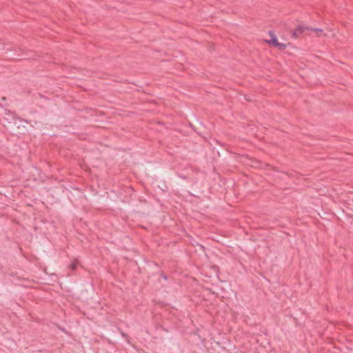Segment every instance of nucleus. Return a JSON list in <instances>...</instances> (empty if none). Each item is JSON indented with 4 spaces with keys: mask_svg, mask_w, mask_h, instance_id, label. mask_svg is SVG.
Masks as SVG:
<instances>
[{
    "mask_svg": "<svg viewBox=\"0 0 353 353\" xmlns=\"http://www.w3.org/2000/svg\"><path fill=\"white\" fill-rule=\"evenodd\" d=\"M269 34L271 39L270 40H266L267 43L278 48L279 50H284L286 48L285 44L278 42L276 36L274 34L273 32L270 31Z\"/></svg>",
    "mask_w": 353,
    "mask_h": 353,
    "instance_id": "obj_1",
    "label": "nucleus"
},
{
    "mask_svg": "<svg viewBox=\"0 0 353 353\" xmlns=\"http://www.w3.org/2000/svg\"><path fill=\"white\" fill-rule=\"evenodd\" d=\"M308 27H303L299 26L292 34V37L296 39L301 35L302 33H303L305 30H308Z\"/></svg>",
    "mask_w": 353,
    "mask_h": 353,
    "instance_id": "obj_2",
    "label": "nucleus"
},
{
    "mask_svg": "<svg viewBox=\"0 0 353 353\" xmlns=\"http://www.w3.org/2000/svg\"><path fill=\"white\" fill-rule=\"evenodd\" d=\"M309 30L315 32L316 33L317 36H320L321 34V33L323 32V30L319 29V28H309Z\"/></svg>",
    "mask_w": 353,
    "mask_h": 353,
    "instance_id": "obj_3",
    "label": "nucleus"
},
{
    "mask_svg": "<svg viewBox=\"0 0 353 353\" xmlns=\"http://www.w3.org/2000/svg\"><path fill=\"white\" fill-rule=\"evenodd\" d=\"M77 261H74L71 265H70V268L72 270H74L76 269V267H77Z\"/></svg>",
    "mask_w": 353,
    "mask_h": 353,
    "instance_id": "obj_4",
    "label": "nucleus"
}]
</instances>
